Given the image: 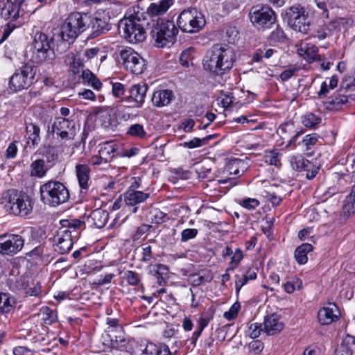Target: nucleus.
Listing matches in <instances>:
<instances>
[{
    "instance_id": "nucleus-3",
    "label": "nucleus",
    "mask_w": 355,
    "mask_h": 355,
    "mask_svg": "<svg viewBox=\"0 0 355 355\" xmlns=\"http://www.w3.org/2000/svg\"><path fill=\"white\" fill-rule=\"evenodd\" d=\"M142 14L139 12L131 15L129 17H125L120 20L119 28L122 31L124 38L132 44H137L144 42L146 38V32L144 26L148 22L145 21V19L141 20Z\"/></svg>"
},
{
    "instance_id": "nucleus-25",
    "label": "nucleus",
    "mask_w": 355,
    "mask_h": 355,
    "mask_svg": "<svg viewBox=\"0 0 355 355\" xmlns=\"http://www.w3.org/2000/svg\"><path fill=\"white\" fill-rule=\"evenodd\" d=\"M64 62L69 65V69L73 74H78L84 67L85 59L80 55L69 53L66 55Z\"/></svg>"
},
{
    "instance_id": "nucleus-19",
    "label": "nucleus",
    "mask_w": 355,
    "mask_h": 355,
    "mask_svg": "<svg viewBox=\"0 0 355 355\" xmlns=\"http://www.w3.org/2000/svg\"><path fill=\"white\" fill-rule=\"evenodd\" d=\"M73 246L71 232L68 230L60 231L58 234L57 243L55 250L60 254H64L69 252Z\"/></svg>"
},
{
    "instance_id": "nucleus-6",
    "label": "nucleus",
    "mask_w": 355,
    "mask_h": 355,
    "mask_svg": "<svg viewBox=\"0 0 355 355\" xmlns=\"http://www.w3.org/2000/svg\"><path fill=\"white\" fill-rule=\"evenodd\" d=\"M42 201L51 207H58L69 198L67 188L60 181L49 180L40 189Z\"/></svg>"
},
{
    "instance_id": "nucleus-16",
    "label": "nucleus",
    "mask_w": 355,
    "mask_h": 355,
    "mask_svg": "<svg viewBox=\"0 0 355 355\" xmlns=\"http://www.w3.org/2000/svg\"><path fill=\"white\" fill-rule=\"evenodd\" d=\"M297 53L305 59L308 62L321 61V55L318 54V48L315 44L301 42L296 45Z\"/></svg>"
},
{
    "instance_id": "nucleus-18",
    "label": "nucleus",
    "mask_w": 355,
    "mask_h": 355,
    "mask_svg": "<svg viewBox=\"0 0 355 355\" xmlns=\"http://www.w3.org/2000/svg\"><path fill=\"white\" fill-rule=\"evenodd\" d=\"M21 3L22 0H7L6 3L1 9V17L6 20L15 21L19 17Z\"/></svg>"
},
{
    "instance_id": "nucleus-12",
    "label": "nucleus",
    "mask_w": 355,
    "mask_h": 355,
    "mask_svg": "<svg viewBox=\"0 0 355 355\" xmlns=\"http://www.w3.org/2000/svg\"><path fill=\"white\" fill-rule=\"evenodd\" d=\"M349 21V19L344 17L336 18L327 22L323 21L319 24L314 29L312 36L319 40H324L331 36L336 32L346 30Z\"/></svg>"
},
{
    "instance_id": "nucleus-10",
    "label": "nucleus",
    "mask_w": 355,
    "mask_h": 355,
    "mask_svg": "<svg viewBox=\"0 0 355 355\" xmlns=\"http://www.w3.org/2000/svg\"><path fill=\"white\" fill-rule=\"evenodd\" d=\"M119 55L123 67L133 74H141L146 68V62L137 51L130 47H123Z\"/></svg>"
},
{
    "instance_id": "nucleus-55",
    "label": "nucleus",
    "mask_w": 355,
    "mask_h": 355,
    "mask_svg": "<svg viewBox=\"0 0 355 355\" xmlns=\"http://www.w3.org/2000/svg\"><path fill=\"white\" fill-rule=\"evenodd\" d=\"M26 289V293L31 296H37L41 293V286L39 282H32Z\"/></svg>"
},
{
    "instance_id": "nucleus-40",
    "label": "nucleus",
    "mask_w": 355,
    "mask_h": 355,
    "mask_svg": "<svg viewBox=\"0 0 355 355\" xmlns=\"http://www.w3.org/2000/svg\"><path fill=\"white\" fill-rule=\"evenodd\" d=\"M290 163L292 168L297 171H304L308 166H311V163L302 155L293 156Z\"/></svg>"
},
{
    "instance_id": "nucleus-42",
    "label": "nucleus",
    "mask_w": 355,
    "mask_h": 355,
    "mask_svg": "<svg viewBox=\"0 0 355 355\" xmlns=\"http://www.w3.org/2000/svg\"><path fill=\"white\" fill-rule=\"evenodd\" d=\"M348 101V98L345 95H340L338 94L328 98L326 103L328 105V109H340V106L346 103Z\"/></svg>"
},
{
    "instance_id": "nucleus-21",
    "label": "nucleus",
    "mask_w": 355,
    "mask_h": 355,
    "mask_svg": "<svg viewBox=\"0 0 355 355\" xmlns=\"http://www.w3.org/2000/svg\"><path fill=\"white\" fill-rule=\"evenodd\" d=\"M173 3L174 0H160L157 3H151L147 8L146 14L151 17L162 15Z\"/></svg>"
},
{
    "instance_id": "nucleus-33",
    "label": "nucleus",
    "mask_w": 355,
    "mask_h": 355,
    "mask_svg": "<svg viewBox=\"0 0 355 355\" xmlns=\"http://www.w3.org/2000/svg\"><path fill=\"white\" fill-rule=\"evenodd\" d=\"M90 216L93 220L94 225L98 228H102L107 223L109 214L105 210L95 209L92 212Z\"/></svg>"
},
{
    "instance_id": "nucleus-39",
    "label": "nucleus",
    "mask_w": 355,
    "mask_h": 355,
    "mask_svg": "<svg viewBox=\"0 0 355 355\" xmlns=\"http://www.w3.org/2000/svg\"><path fill=\"white\" fill-rule=\"evenodd\" d=\"M146 90H126L125 101L137 105L144 101Z\"/></svg>"
},
{
    "instance_id": "nucleus-41",
    "label": "nucleus",
    "mask_w": 355,
    "mask_h": 355,
    "mask_svg": "<svg viewBox=\"0 0 355 355\" xmlns=\"http://www.w3.org/2000/svg\"><path fill=\"white\" fill-rule=\"evenodd\" d=\"M215 137H216V135H209L205 137L202 139L195 137L189 141L184 142L182 145L185 148L193 149V148L201 147L202 146L207 144L208 141L210 139L214 138Z\"/></svg>"
},
{
    "instance_id": "nucleus-35",
    "label": "nucleus",
    "mask_w": 355,
    "mask_h": 355,
    "mask_svg": "<svg viewBox=\"0 0 355 355\" xmlns=\"http://www.w3.org/2000/svg\"><path fill=\"white\" fill-rule=\"evenodd\" d=\"M80 78L85 85L94 89H100L102 87L101 82L89 69L83 70Z\"/></svg>"
},
{
    "instance_id": "nucleus-59",
    "label": "nucleus",
    "mask_w": 355,
    "mask_h": 355,
    "mask_svg": "<svg viewBox=\"0 0 355 355\" xmlns=\"http://www.w3.org/2000/svg\"><path fill=\"white\" fill-rule=\"evenodd\" d=\"M99 52L100 49L98 47L87 49L85 50L81 58H84L85 62L95 58Z\"/></svg>"
},
{
    "instance_id": "nucleus-53",
    "label": "nucleus",
    "mask_w": 355,
    "mask_h": 355,
    "mask_svg": "<svg viewBox=\"0 0 355 355\" xmlns=\"http://www.w3.org/2000/svg\"><path fill=\"white\" fill-rule=\"evenodd\" d=\"M240 304L238 302H235L232 305V306L227 311H225L224 313V318H225L228 320H231L236 318L238 315V312L239 310L240 309Z\"/></svg>"
},
{
    "instance_id": "nucleus-58",
    "label": "nucleus",
    "mask_w": 355,
    "mask_h": 355,
    "mask_svg": "<svg viewBox=\"0 0 355 355\" xmlns=\"http://www.w3.org/2000/svg\"><path fill=\"white\" fill-rule=\"evenodd\" d=\"M299 71V68L296 67H289L288 69L283 71L280 74V78L283 81L288 80L293 76L295 75Z\"/></svg>"
},
{
    "instance_id": "nucleus-54",
    "label": "nucleus",
    "mask_w": 355,
    "mask_h": 355,
    "mask_svg": "<svg viewBox=\"0 0 355 355\" xmlns=\"http://www.w3.org/2000/svg\"><path fill=\"white\" fill-rule=\"evenodd\" d=\"M42 320L46 324H51L56 319L54 313L48 307L42 311Z\"/></svg>"
},
{
    "instance_id": "nucleus-45",
    "label": "nucleus",
    "mask_w": 355,
    "mask_h": 355,
    "mask_svg": "<svg viewBox=\"0 0 355 355\" xmlns=\"http://www.w3.org/2000/svg\"><path fill=\"white\" fill-rule=\"evenodd\" d=\"M302 286V282L297 277H293L291 280L284 284V290L288 293H292L295 289H300Z\"/></svg>"
},
{
    "instance_id": "nucleus-56",
    "label": "nucleus",
    "mask_w": 355,
    "mask_h": 355,
    "mask_svg": "<svg viewBox=\"0 0 355 355\" xmlns=\"http://www.w3.org/2000/svg\"><path fill=\"white\" fill-rule=\"evenodd\" d=\"M198 234V230L187 228L181 232V241L186 242L190 239H194Z\"/></svg>"
},
{
    "instance_id": "nucleus-15",
    "label": "nucleus",
    "mask_w": 355,
    "mask_h": 355,
    "mask_svg": "<svg viewBox=\"0 0 355 355\" xmlns=\"http://www.w3.org/2000/svg\"><path fill=\"white\" fill-rule=\"evenodd\" d=\"M107 336L110 338L109 344L110 347L116 348L121 351H130V345L132 342L129 340H126L122 327H116V329L110 330Z\"/></svg>"
},
{
    "instance_id": "nucleus-23",
    "label": "nucleus",
    "mask_w": 355,
    "mask_h": 355,
    "mask_svg": "<svg viewBox=\"0 0 355 355\" xmlns=\"http://www.w3.org/2000/svg\"><path fill=\"white\" fill-rule=\"evenodd\" d=\"M249 162L250 159L247 157L245 159H233L229 162L227 169L230 174L241 176L248 168Z\"/></svg>"
},
{
    "instance_id": "nucleus-17",
    "label": "nucleus",
    "mask_w": 355,
    "mask_h": 355,
    "mask_svg": "<svg viewBox=\"0 0 355 355\" xmlns=\"http://www.w3.org/2000/svg\"><path fill=\"white\" fill-rule=\"evenodd\" d=\"M123 196L125 204L128 206L134 207L132 212L136 213L138 209L136 206L145 202L149 198V193L138 190L128 189Z\"/></svg>"
},
{
    "instance_id": "nucleus-14",
    "label": "nucleus",
    "mask_w": 355,
    "mask_h": 355,
    "mask_svg": "<svg viewBox=\"0 0 355 355\" xmlns=\"http://www.w3.org/2000/svg\"><path fill=\"white\" fill-rule=\"evenodd\" d=\"M52 128L62 139H73L76 135L74 121L63 117L55 118Z\"/></svg>"
},
{
    "instance_id": "nucleus-61",
    "label": "nucleus",
    "mask_w": 355,
    "mask_h": 355,
    "mask_svg": "<svg viewBox=\"0 0 355 355\" xmlns=\"http://www.w3.org/2000/svg\"><path fill=\"white\" fill-rule=\"evenodd\" d=\"M15 28L16 25L13 23V21L8 22L3 28V33L0 40V43L5 41Z\"/></svg>"
},
{
    "instance_id": "nucleus-43",
    "label": "nucleus",
    "mask_w": 355,
    "mask_h": 355,
    "mask_svg": "<svg viewBox=\"0 0 355 355\" xmlns=\"http://www.w3.org/2000/svg\"><path fill=\"white\" fill-rule=\"evenodd\" d=\"M321 117L312 112L305 114L302 117V123L306 128H315L316 125L321 123Z\"/></svg>"
},
{
    "instance_id": "nucleus-44",
    "label": "nucleus",
    "mask_w": 355,
    "mask_h": 355,
    "mask_svg": "<svg viewBox=\"0 0 355 355\" xmlns=\"http://www.w3.org/2000/svg\"><path fill=\"white\" fill-rule=\"evenodd\" d=\"M212 279V276L209 271H205L203 275L193 274L189 275V281L193 286H198L205 282H209Z\"/></svg>"
},
{
    "instance_id": "nucleus-38",
    "label": "nucleus",
    "mask_w": 355,
    "mask_h": 355,
    "mask_svg": "<svg viewBox=\"0 0 355 355\" xmlns=\"http://www.w3.org/2000/svg\"><path fill=\"white\" fill-rule=\"evenodd\" d=\"M15 300L10 294L0 293V313H6L13 309Z\"/></svg>"
},
{
    "instance_id": "nucleus-46",
    "label": "nucleus",
    "mask_w": 355,
    "mask_h": 355,
    "mask_svg": "<svg viewBox=\"0 0 355 355\" xmlns=\"http://www.w3.org/2000/svg\"><path fill=\"white\" fill-rule=\"evenodd\" d=\"M127 134L133 137L144 138L146 136V132L142 125L135 123L129 127Z\"/></svg>"
},
{
    "instance_id": "nucleus-50",
    "label": "nucleus",
    "mask_w": 355,
    "mask_h": 355,
    "mask_svg": "<svg viewBox=\"0 0 355 355\" xmlns=\"http://www.w3.org/2000/svg\"><path fill=\"white\" fill-rule=\"evenodd\" d=\"M243 251L240 248L236 249L235 251L233 252V254H232L231 261L230 263L231 266V269L234 270L235 268H236L239 263L243 259Z\"/></svg>"
},
{
    "instance_id": "nucleus-49",
    "label": "nucleus",
    "mask_w": 355,
    "mask_h": 355,
    "mask_svg": "<svg viewBox=\"0 0 355 355\" xmlns=\"http://www.w3.org/2000/svg\"><path fill=\"white\" fill-rule=\"evenodd\" d=\"M261 332H264V327L262 328L261 323H252L249 326L248 333L252 338H257L260 336Z\"/></svg>"
},
{
    "instance_id": "nucleus-30",
    "label": "nucleus",
    "mask_w": 355,
    "mask_h": 355,
    "mask_svg": "<svg viewBox=\"0 0 355 355\" xmlns=\"http://www.w3.org/2000/svg\"><path fill=\"white\" fill-rule=\"evenodd\" d=\"M117 146L113 141H107L99 146L98 154L103 156L104 163L110 162L115 156Z\"/></svg>"
},
{
    "instance_id": "nucleus-63",
    "label": "nucleus",
    "mask_w": 355,
    "mask_h": 355,
    "mask_svg": "<svg viewBox=\"0 0 355 355\" xmlns=\"http://www.w3.org/2000/svg\"><path fill=\"white\" fill-rule=\"evenodd\" d=\"M241 205L245 208L251 210L254 209L259 205V202L255 198H246L243 200Z\"/></svg>"
},
{
    "instance_id": "nucleus-1",
    "label": "nucleus",
    "mask_w": 355,
    "mask_h": 355,
    "mask_svg": "<svg viewBox=\"0 0 355 355\" xmlns=\"http://www.w3.org/2000/svg\"><path fill=\"white\" fill-rule=\"evenodd\" d=\"M110 17L107 15L98 13L92 19H89L86 15H83L80 12H72L65 19L63 24L58 31V37L64 44L65 51L69 44L89 26L90 23L91 34L88 39L95 38L100 35L107 33L110 26L109 24Z\"/></svg>"
},
{
    "instance_id": "nucleus-36",
    "label": "nucleus",
    "mask_w": 355,
    "mask_h": 355,
    "mask_svg": "<svg viewBox=\"0 0 355 355\" xmlns=\"http://www.w3.org/2000/svg\"><path fill=\"white\" fill-rule=\"evenodd\" d=\"M47 171L44 160L37 159L31 164V175L38 178H43Z\"/></svg>"
},
{
    "instance_id": "nucleus-52",
    "label": "nucleus",
    "mask_w": 355,
    "mask_h": 355,
    "mask_svg": "<svg viewBox=\"0 0 355 355\" xmlns=\"http://www.w3.org/2000/svg\"><path fill=\"white\" fill-rule=\"evenodd\" d=\"M194 50L191 48L184 50L180 56V62L182 65L188 67L192 58V53Z\"/></svg>"
},
{
    "instance_id": "nucleus-47",
    "label": "nucleus",
    "mask_w": 355,
    "mask_h": 355,
    "mask_svg": "<svg viewBox=\"0 0 355 355\" xmlns=\"http://www.w3.org/2000/svg\"><path fill=\"white\" fill-rule=\"evenodd\" d=\"M286 38V35L283 31V29L277 26L270 35L269 40L270 42L276 43V42H282L284 41Z\"/></svg>"
},
{
    "instance_id": "nucleus-29",
    "label": "nucleus",
    "mask_w": 355,
    "mask_h": 355,
    "mask_svg": "<svg viewBox=\"0 0 355 355\" xmlns=\"http://www.w3.org/2000/svg\"><path fill=\"white\" fill-rule=\"evenodd\" d=\"M355 352V337L347 334L336 350V355H353Z\"/></svg>"
},
{
    "instance_id": "nucleus-2",
    "label": "nucleus",
    "mask_w": 355,
    "mask_h": 355,
    "mask_svg": "<svg viewBox=\"0 0 355 355\" xmlns=\"http://www.w3.org/2000/svg\"><path fill=\"white\" fill-rule=\"evenodd\" d=\"M236 60L234 49L225 44L213 45L202 60L203 68L209 73L222 76L229 72Z\"/></svg>"
},
{
    "instance_id": "nucleus-20",
    "label": "nucleus",
    "mask_w": 355,
    "mask_h": 355,
    "mask_svg": "<svg viewBox=\"0 0 355 355\" xmlns=\"http://www.w3.org/2000/svg\"><path fill=\"white\" fill-rule=\"evenodd\" d=\"M264 333L268 336L280 332L284 328V324L277 314H272L265 318Z\"/></svg>"
},
{
    "instance_id": "nucleus-62",
    "label": "nucleus",
    "mask_w": 355,
    "mask_h": 355,
    "mask_svg": "<svg viewBox=\"0 0 355 355\" xmlns=\"http://www.w3.org/2000/svg\"><path fill=\"white\" fill-rule=\"evenodd\" d=\"M152 258L153 254L151 247L144 244L142 247V255L140 260L144 262H148L152 259Z\"/></svg>"
},
{
    "instance_id": "nucleus-28",
    "label": "nucleus",
    "mask_w": 355,
    "mask_h": 355,
    "mask_svg": "<svg viewBox=\"0 0 355 355\" xmlns=\"http://www.w3.org/2000/svg\"><path fill=\"white\" fill-rule=\"evenodd\" d=\"M173 97L172 90H155L152 95V102L157 107H162L169 104Z\"/></svg>"
},
{
    "instance_id": "nucleus-13",
    "label": "nucleus",
    "mask_w": 355,
    "mask_h": 355,
    "mask_svg": "<svg viewBox=\"0 0 355 355\" xmlns=\"http://www.w3.org/2000/svg\"><path fill=\"white\" fill-rule=\"evenodd\" d=\"M24 244V241L19 235L12 234L7 239L0 236V254L12 256L19 252Z\"/></svg>"
},
{
    "instance_id": "nucleus-24",
    "label": "nucleus",
    "mask_w": 355,
    "mask_h": 355,
    "mask_svg": "<svg viewBox=\"0 0 355 355\" xmlns=\"http://www.w3.org/2000/svg\"><path fill=\"white\" fill-rule=\"evenodd\" d=\"M130 345V351L133 355H154L156 353V345L153 343H138L135 340H132Z\"/></svg>"
},
{
    "instance_id": "nucleus-48",
    "label": "nucleus",
    "mask_w": 355,
    "mask_h": 355,
    "mask_svg": "<svg viewBox=\"0 0 355 355\" xmlns=\"http://www.w3.org/2000/svg\"><path fill=\"white\" fill-rule=\"evenodd\" d=\"M218 104L220 105L222 107L226 109L234 102V96L232 93L223 94L221 92L220 96L217 98Z\"/></svg>"
},
{
    "instance_id": "nucleus-57",
    "label": "nucleus",
    "mask_w": 355,
    "mask_h": 355,
    "mask_svg": "<svg viewBox=\"0 0 355 355\" xmlns=\"http://www.w3.org/2000/svg\"><path fill=\"white\" fill-rule=\"evenodd\" d=\"M151 227V225H146V224H142L140 226H139L135 232L132 235V239L134 241L139 240L141 236H143L146 232H147L149 229Z\"/></svg>"
},
{
    "instance_id": "nucleus-51",
    "label": "nucleus",
    "mask_w": 355,
    "mask_h": 355,
    "mask_svg": "<svg viewBox=\"0 0 355 355\" xmlns=\"http://www.w3.org/2000/svg\"><path fill=\"white\" fill-rule=\"evenodd\" d=\"M343 209L345 214H354L355 212V199L350 196H347Z\"/></svg>"
},
{
    "instance_id": "nucleus-31",
    "label": "nucleus",
    "mask_w": 355,
    "mask_h": 355,
    "mask_svg": "<svg viewBox=\"0 0 355 355\" xmlns=\"http://www.w3.org/2000/svg\"><path fill=\"white\" fill-rule=\"evenodd\" d=\"M322 138L317 134L306 135L301 141H299L295 146H298L303 152L311 150L318 143H320Z\"/></svg>"
},
{
    "instance_id": "nucleus-8",
    "label": "nucleus",
    "mask_w": 355,
    "mask_h": 355,
    "mask_svg": "<svg viewBox=\"0 0 355 355\" xmlns=\"http://www.w3.org/2000/svg\"><path fill=\"white\" fill-rule=\"evenodd\" d=\"M288 25L295 31L308 33L311 27L309 12L300 5L290 7L286 12Z\"/></svg>"
},
{
    "instance_id": "nucleus-34",
    "label": "nucleus",
    "mask_w": 355,
    "mask_h": 355,
    "mask_svg": "<svg viewBox=\"0 0 355 355\" xmlns=\"http://www.w3.org/2000/svg\"><path fill=\"white\" fill-rule=\"evenodd\" d=\"M30 83L21 73L15 72L10 78L9 86L10 89H27Z\"/></svg>"
},
{
    "instance_id": "nucleus-60",
    "label": "nucleus",
    "mask_w": 355,
    "mask_h": 355,
    "mask_svg": "<svg viewBox=\"0 0 355 355\" xmlns=\"http://www.w3.org/2000/svg\"><path fill=\"white\" fill-rule=\"evenodd\" d=\"M125 277L128 283L130 285L135 286L139 282V276L134 271L128 270L125 272Z\"/></svg>"
},
{
    "instance_id": "nucleus-7",
    "label": "nucleus",
    "mask_w": 355,
    "mask_h": 355,
    "mask_svg": "<svg viewBox=\"0 0 355 355\" xmlns=\"http://www.w3.org/2000/svg\"><path fill=\"white\" fill-rule=\"evenodd\" d=\"M205 23L203 15L193 8L182 11L177 20L178 27L183 32L189 33L200 31L205 26Z\"/></svg>"
},
{
    "instance_id": "nucleus-27",
    "label": "nucleus",
    "mask_w": 355,
    "mask_h": 355,
    "mask_svg": "<svg viewBox=\"0 0 355 355\" xmlns=\"http://www.w3.org/2000/svg\"><path fill=\"white\" fill-rule=\"evenodd\" d=\"M75 169L80 187L82 189H87L89 187L88 182L90 173L89 166L85 164H78Z\"/></svg>"
},
{
    "instance_id": "nucleus-32",
    "label": "nucleus",
    "mask_w": 355,
    "mask_h": 355,
    "mask_svg": "<svg viewBox=\"0 0 355 355\" xmlns=\"http://www.w3.org/2000/svg\"><path fill=\"white\" fill-rule=\"evenodd\" d=\"M40 128L35 124L30 123L26 125L25 137L28 143L31 142L33 147L37 146L40 141Z\"/></svg>"
},
{
    "instance_id": "nucleus-22",
    "label": "nucleus",
    "mask_w": 355,
    "mask_h": 355,
    "mask_svg": "<svg viewBox=\"0 0 355 355\" xmlns=\"http://www.w3.org/2000/svg\"><path fill=\"white\" fill-rule=\"evenodd\" d=\"M329 307H324L319 310L318 313V318L319 322L322 325H327L331 324L334 321L338 320V315L336 314L337 308L335 304H330Z\"/></svg>"
},
{
    "instance_id": "nucleus-37",
    "label": "nucleus",
    "mask_w": 355,
    "mask_h": 355,
    "mask_svg": "<svg viewBox=\"0 0 355 355\" xmlns=\"http://www.w3.org/2000/svg\"><path fill=\"white\" fill-rule=\"evenodd\" d=\"M313 246L309 243H303L295 251V257L300 264H304L307 262V254L311 252Z\"/></svg>"
},
{
    "instance_id": "nucleus-9",
    "label": "nucleus",
    "mask_w": 355,
    "mask_h": 355,
    "mask_svg": "<svg viewBox=\"0 0 355 355\" xmlns=\"http://www.w3.org/2000/svg\"><path fill=\"white\" fill-rule=\"evenodd\" d=\"M7 209L15 215L26 216L33 209L31 200L28 195L24 193H18L15 190L8 191L7 202L5 205Z\"/></svg>"
},
{
    "instance_id": "nucleus-26",
    "label": "nucleus",
    "mask_w": 355,
    "mask_h": 355,
    "mask_svg": "<svg viewBox=\"0 0 355 355\" xmlns=\"http://www.w3.org/2000/svg\"><path fill=\"white\" fill-rule=\"evenodd\" d=\"M98 119L103 128H110L115 125L116 117L112 109L100 108L97 112Z\"/></svg>"
},
{
    "instance_id": "nucleus-11",
    "label": "nucleus",
    "mask_w": 355,
    "mask_h": 355,
    "mask_svg": "<svg viewBox=\"0 0 355 355\" xmlns=\"http://www.w3.org/2000/svg\"><path fill=\"white\" fill-rule=\"evenodd\" d=\"M249 17L256 28L263 31L272 28L277 19L275 12L268 6L252 8L249 13Z\"/></svg>"
},
{
    "instance_id": "nucleus-5",
    "label": "nucleus",
    "mask_w": 355,
    "mask_h": 355,
    "mask_svg": "<svg viewBox=\"0 0 355 355\" xmlns=\"http://www.w3.org/2000/svg\"><path fill=\"white\" fill-rule=\"evenodd\" d=\"M53 38H49L42 32L35 34L33 42L32 60L37 64H51L55 60L56 55L52 47Z\"/></svg>"
},
{
    "instance_id": "nucleus-4",
    "label": "nucleus",
    "mask_w": 355,
    "mask_h": 355,
    "mask_svg": "<svg viewBox=\"0 0 355 355\" xmlns=\"http://www.w3.org/2000/svg\"><path fill=\"white\" fill-rule=\"evenodd\" d=\"M178 29L173 21L158 18L150 27L149 35L157 48H163L174 43Z\"/></svg>"
},
{
    "instance_id": "nucleus-64",
    "label": "nucleus",
    "mask_w": 355,
    "mask_h": 355,
    "mask_svg": "<svg viewBox=\"0 0 355 355\" xmlns=\"http://www.w3.org/2000/svg\"><path fill=\"white\" fill-rule=\"evenodd\" d=\"M249 348L254 354H259L263 349V343L259 340H253L249 343Z\"/></svg>"
}]
</instances>
